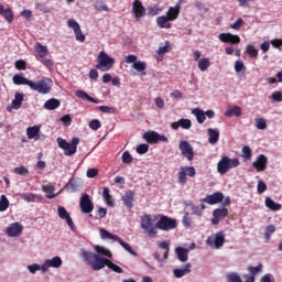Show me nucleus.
Returning <instances> with one entry per match:
<instances>
[{
    "label": "nucleus",
    "mask_w": 282,
    "mask_h": 282,
    "mask_svg": "<svg viewBox=\"0 0 282 282\" xmlns=\"http://www.w3.org/2000/svg\"><path fill=\"white\" fill-rule=\"evenodd\" d=\"M79 254L86 263V265H89L91 270H95L98 272L99 270H104V268L107 265L109 270H112V272H116L117 274H122L124 270L119 267L118 264L113 263L111 260L107 258H102L101 256H98V253L93 251H87L86 249H80Z\"/></svg>",
    "instance_id": "nucleus-1"
},
{
    "label": "nucleus",
    "mask_w": 282,
    "mask_h": 282,
    "mask_svg": "<svg viewBox=\"0 0 282 282\" xmlns=\"http://www.w3.org/2000/svg\"><path fill=\"white\" fill-rule=\"evenodd\" d=\"M99 237L104 241L109 240V241H112V243H115V241H117L123 248V250H126V252H129V254H132V257H138V252H135V250H133L131 245H129L128 242H124V240H122V238H120L118 235H113V234L107 231V229L100 228Z\"/></svg>",
    "instance_id": "nucleus-2"
},
{
    "label": "nucleus",
    "mask_w": 282,
    "mask_h": 282,
    "mask_svg": "<svg viewBox=\"0 0 282 282\" xmlns=\"http://www.w3.org/2000/svg\"><path fill=\"white\" fill-rule=\"evenodd\" d=\"M141 230H143V235H147L150 239H155L158 236V225H155V220H153L151 215L145 214L141 217Z\"/></svg>",
    "instance_id": "nucleus-3"
},
{
    "label": "nucleus",
    "mask_w": 282,
    "mask_h": 282,
    "mask_svg": "<svg viewBox=\"0 0 282 282\" xmlns=\"http://www.w3.org/2000/svg\"><path fill=\"white\" fill-rule=\"evenodd\" d=\"M79 142H80V139L78 137L73 138L70 143L61 137L57 138L58 148L63 149L64 155H67V156H72L76 153V151H78Z\"/></svg>",
    "instance_id": "nucleus-4"
},
{
    "label": "nucleus",
    "mask_w": 282,
    "mask_h": 282,
    "mask_svg": "<svg viewBox=\"0 0 282 282\" xmlns=\"http://www.w3.org/2000/svg\"><path fill=\"white\" fill-rule=\"evenodd\" d=\"M239 159H230L227 155L221 156L217 164V171L220 175H226L230 169L239 166Z\"/></svg>",
    "instance_id": "nucleus-5"
},
{
    "label": "nucleus",
    "mask_w": 282,
    "mask_h": 282,
    "mask_svg": "<svg viewBox=\"0 0 282 282\" xmlns=\"http://www.w3.org/2000/svg\"><path fill=\"white\" fill-rule=\"evenodd\" d=\"M97 69H100V72H109V69H111L116 64V59L109 56L107 52L101 51L97 57Z\"/></svg>",
    "instance_id": "nucleus-6"
},
{
    "label": "nucleus",
    "mask_w": 282,
    "mask_h": 282,
    "mask_svg": "<svg viewBox=\"0 0 282 282\" xmlns=\"http://www.w3.org/2000/svg\"><path fill=\"white\" fill-rule=\"evenodd\" d=\"M206 243L213 248V250H219L224 248V245L226 243V234L224 231H218L209 236L206 240Z\"/></svg>",
    "instance_id": "nucleus-7"
},
{
    "label": "nucleus",
    "mask_w": 282,
    "mask_h": 282,
    "mask_svg": "<svg viewBox=\"0 0 282 282\" xmlns=\"http://www.w3.org/2000/svg\"><path fill=\"white\" fill-rule=\"evenodd\" d=\"M156 228L159 230H163L164 232H169V230H175V228H177V220L170 218L169 216H162L156 221Z\"/></svg>",
    "instance_id": "nucleus-8"
},
{
    "label": "nucleus",
    "mask_w": 282,
    "mask_h": 282,
    "mask_svg": "<svg viewBox=\"0 0 282 282\" xmlns=\"http://www.w3.org/2000/svg\"><path fill=\"white\" fill-rule=\"evenodd\" d=\"M30 89L32 91H37V94L46 95L52 91V86H50V78L47 79H40L37 82H32L31 80V86Z\"/></svg>",
    "instance_id": "nucleus-9"
},
{
    "label": "nucleus",
    "mask_w": 282,
    "mask_h": 282,
    "mask_svg": "<svg viewBox=\"0 0 282 282\" xmlns=\"http://www.w3.org/2000/svg\"><path fill=\"white\" fill-rule=\"evenodd\" d=\"M195 174H196L195 166H188V165L181 166V170L177 174V183L181 186H185V184L188 182V177H195Z\"/></svg>",
    "instance_id": "nucleus-10"
},
{
    "label": "nucleus",
    "mask_w": 282,
    "mask_h": 282,
    "mask_svg": "<svg viewBox=\"0 0 282 282\" xmlns=\"http://www.w3.org/2000/svg\"><path fill=\"white\" fill-rule=\"evenodd\" d=\"M178 149L181 151V155H183V158H185L188 162H192V160L195 159V149L188 141H180Z\"/></svg>",
    "instance_id": "nucleus-11"
},
{
    "label": "nucleus",
    "mask_w": 282,
    "mask_h": 282,
    "mask_svg": "<svg viewBox=\"0 0 282 282\" xmlns=\"http://www.w3.org/2000/svg\"><path fill=\"white\" fill-rule=\"evenodd\" d=\"M79 208L84 215H89L94 212V202L89 198V194H83L79 198Z\"/></svg>",
    "instance_id": "nucleus-12"
},
{
    "label": "nucleus",
    "mask_w": 282,
    "mask_h": 282,
    "mask_svg": "<svg viewBox=\"0 0 282 282\" xmlns=\"http://www.w3.org/2000/svg\"><path fill=\"white\" fill-rule=\"evenodd\" d=\"M44 273L50 271V268L58 270V268L63 267V258L59 256H55L53 258L45 259L43 262Z\"/></svg>",
    "instance_id": "nucleus-13"
},
{
    "label": "nucleus",
    "mask_w": 282,
    "mask_h": 282,
    "mask_svg": "<svg viewBox=\"0 0 282 282\" xmlns=\"http://www.w3.org/2000/svg\"><path fill=\"white\" fill-rule=\"evenodd\" d=\"M23 232V225L21 223H12L4 229V235L7 237H21V234Z\"/></svg>",
    "instance_id": "nucleus-14"
},
{
    "label": "nucleus",
    "mask_w": 282,
    "mask_h": 282,
    "mask_svg": "<svg viewBox=\"0 0 282 282\" xmlns=\"http://www.w3.org/2000/svg\"><path fill=\"white\" fill-rule=\"evenodd\" d=\"M67 25L75 33L76 41H79V43H85V34H83V30L80 29V24H78L76 20L69 19L67 21Z\"/></svg>",
    "instance_id": "nucleus-15"
},
{
    "label": "nucleus",
    "mask_w": 282,
    "mask_h": 282,
    "mask_svg": "<svg viewBox=\"0 0 282 282\" xmlns=\"http://www.w3.org/2000/svg\"><path fill=\"white\" fill-rule=\"evenodd\" d=\"M132 14L137 21H140L143 17H147V9L144 8V4H142V1L134 0L132 3Z\"/></svg>",
    "instance_id": "nucleus-16"
},
{
    "label": "nucleus",
    "mask_w": 282,
    "mask_h": 282,
    "mask_svg": "<svg viewBox=\"0 0 282 282\" xmlns=\"http://www.w3.org/2000/svg\"><path fill=\"white\" fill-rule=\"evenodd\" d=\"M143 139L150 144H156V142H169V138L164 134H160L158 132H145L143 134Z\"/></svg>",
    "instance_id": "nucleus-17"
},
{
    "label": "nucleus",
    "mask_w": 282,
    "mask_h": 282,
    "mask_svg": "<svg viewBox=\"0 0 282 282\" xmlns=\"http://www.w3.org/2000/svg\"><path fill=\"white\" fill-rule=\"evenodd\" d=\"M57 215H58L59 219H65V221H66L68 228H70V230L76 231V225H74V220L72 219V216H69V212H67V209H65V207L58 206Z\"/></svg>",
    "instance_id": "nucleus-18"
},
{
    "label": "nucleus",
    "mask_w": 282,
    "mask_h": 282,
    "mask_svg": "<svg viewBox=\"0 0 282 282\" xmlns=\"http://www.w3.org/2000/svg\"><path fill=\"white\" fill-rule=\"evenodd\" d=\"M252 166L258 173L265 171V169H268V156H265V154L258 155Z\"/></svg>",
    "instance_id": "nucleus-19"
},
{
    "label": "nucleus",
    "mask_w": 282,
    "mask_h": 282,
    "mask_svg": "<svg viewBox=\"0 0 282 282\" xmlns=\"http://www.w3.org/2000/svg\"><path fill=\"white\" fill-rule=\"evenodd\" d=\"M226 217H228V208L223 207L214 209L212 218L213 226H217L219 224V220L226 219Z\"/></svg>",
    "instance_id": "nucleus-20"
},
{
    "label": "nucleus",
    "mask_w": 282,
    "mask_h": 282,
    "mask_svg": "<svg viewBox=\"0 0 282 282\" xmlns=\"http://www.w3.org/2000/svg\"><path fill=\"white\" fill-rule=\"evenodd\" d=\"M218 39L221 43H230L231 45H238V43H241V37L232 33H220Z\"/></svg>",
    "instance_id": "nucleus-21"
},
{
    "label": "nucleus",
    "mask_w": 282,
    "mask_h": 282,
    "mask_svg": "<svg viewBox=\"0 0 282 282\" xmlns=\"http://www.w3.org/2000/svg\"><path fill=\"white\" fill-rule=\"evenodd\" d=\"M203 202H205V204H209V206H215V204H221V202H224V193L216 192L214 194H209L205 198H203Z\"/></svg>",
    "instance_id": "nucleus-22"
},
{
    "label": "nucleus",
    "mask_w": 282,
    "mask_h": 282,
    "mask_svg": "<svg viewBox=\"0 0 282 282\" xmlns=\"http://www.w3.org/2000/svg\"><path fill=\"white\" fill-rule=\"evenodd\" d=\"M83 188V180L79 177L72 178L67 184H66V191L68 193H76Z\"/></svg>",
    "instance_id": "nucleus-23"
},
{
    "label": "nucleus",
    "mask_w": 282,
    "mask_h": 282,
    "mask_svg": "<svg viewBox=\"0 0 282 282\" xmlns=\"http://www.w3.org/2000/svg\"><path fill=\"white\" fill-rule=\"evenodd\" d=\"M174 252L176 254V259H178L181 263H186V261H188V252H191V249L176 247Z\"/></svg>",
    "instance_id": "nucleus-24"
},
{
    "label": "nucleus",
    "mask_w": 282,
    "mask_h": 282,
    "mask_svg": "<svg viewBox=\"0 0 282 282\" xmlns=\"http://www.w3.org/2000/svg\"><path fill=\"white\" fill-rule=\"evenodd\" d=\"M181 10H182V3L177 2L174 7H170L165 17L170 21H175V19H177V17H180V11Z\"/></svg>",
    "instance_id": "nucleus-25"
},
{
    "label": "nucleus",
    "mask_w": 282,
    "mask_h": 282,
    "mask_svg": "<svg viewBox=\"0 0 282 282\" xmlns=\"http://www.w3.org/2000/svg\"><path fill=\"white\" fill-rule=\"evenodd\" d=\"M241 113H242V109L239 106H230L229 108H227V110L225 111V116L226 118H241Z\"/></svg>",
    "instance_id": "nucleus-26"
},
{
    "label": "nucleus",
    "mask_w": 282,
    "mask_h": 282,
    "mask_svg": "<svg viewBox=\"0 0 282 282\" xmlns=\"http://www.w3.org/2000/svg\"><path fill=\"white\" fill-rule=\"evenodd\" d=\"M173 274L175 279H182L186 274H191V263H185L184 268L173 269Z\"/></svg>",
    "instance_id": "nucleus-27"
},
{
    "label": "nucleus",
    "mask_w": 282,
    "mask_h": 282,
    "mask_svg": "<svg viewBox=\"0 0 282 282\" xmlns=\"http://www.w3.org/2000/svg\"><path fill=\"white\" fill-rule=\"evenodd\" d=\"M0 15L6 19L8 23H12L14 21V13L12 12V9L3 7V4H0Z\"/></svg>",
    "instance_id": "nucleus-28"
},
{
    "label": "nucleus",
    "mask_w": 282,
    "mask_h": 282,
    "mask_svg": "<svg viewBox=\"0 0 282 282\" xmlns=\"http://www.w3.org/2000/svg\"><path fill=\"white\" fill-rule=\"evenodd\" d=\"M134 195L135 194L133 193V191H128L122 196L123 205L126 206V208H128V210H131V208H133V197H134Z\"/></svg>",
    "instance_id": "nucleus-29"
},
{
    "label": "nucleus",
    "mask_w": 282,
    "mask_h": 282,
    "mask_svg": "<svg viewBox=\"0 0 282 282\" xmlns=\"http://www.w3.org/2000/svg\"><path fill=\"white\" fill-rule=\"evenodd\" d=\"M207 135L209 144H217V142H219V129H207Z\"/></svg>",
    "instance_id": "nucleus-30"
},
{
    "label": "nucleus",
    "mask_w": 282,
    "mask_h": 282,
    "mask_svg": "<svg viewBox=\"0 0 282 282\" xmlns=\"http://www.w3.org/2000/svg\"><path fill=\"white\" fill-rule=\"evenodd\" d=\"M14 85H26L28 87L31 86L32 80L28 79L23 76V73L15 74L12 78Z\"/></svg>",
    "instance_id": "nucleus-31"
},
{
    "label": "nucleus",
    "mask_w": 282,
    "mask_h": 282,
    "mask_svg": "<svg viewBox=\"0 0 282 282\" xmlns=\"http://www.w3.org/2000/svg\"><path fill=\"white\" fill-rule=\"evenodd\" d=\"M61 107V100L56 98H51L44 102V109L47 111H54L55 109H58Z\"/></svg>",
    "instance_id": "nucleus-32"
},
{
    "label": "nucleus",
    "mask_w": 282,
    "mask_h": 282,
    "mask_svg": "<svg viewBox=\"0 0 282 282\" xmlns=\"http://www.w3.org/2000/svg\"><path fill=\"white\" fill-rule=\"evenodd\" d=\"M39 133H41V127L33 126L26 129V135L29 140H39Z\"/></svg>",
    "instance_id": "nucleus-33"
},
{
    "label": "nucleus",
    "mask_w": 282,
    "mask_h": 282,
    "mask_svg": "<svg viewBox=\"0 0 282 282\" xmlns=\"http://www.w3.org/2000/svg\"><path fill=\"white\" fill-rule=\"evenodd\" d=\"M192 115L195 116L198 124H204V122H206V115L204 110L199 108H194L192 109Z\"/></svg>",
    "instance_id": "nucleus-34"
},
{
    "label": "nucleus",
    "mask_w": 282,
    "mask_h": 282,
    "mask_svg": "<svg viewBox=\"0 0 282 282\" xmlns=\"http://www.w3.org/2000/svg\"><path fill=\"white\" fill-rule=\"evenodd\" d=\"M171 21L166 15H161L156 18V24L161 28V30H171Z\"/></svg>",
    "instance_id": "nucleus-35"
},
{
    "label": "nucleus",
    "mask_w": 282,
    "mask_h": 282,
    "mask_svg": "<svg viewBox=\"0 0 282 282\" xmlns=\"http://www.w3.org/2000/svg\"><path fill=\"white\" fill-rule=\"evenodd\" d=\"M110 191H109V187H104V191H102V197L107 204V206H116V200H113V197H111V194H109Z\"/></svg>",
    "instance_id": "nucleus-36"
},
{
    "label": "nucleus",
    "mask_w": 282,
    "mask_h": 282,
    "mask_svg": "<svg viewBox=\"0 0 282 282\" xmlns=\"http://www.w3.org/2000/svg\"><path fill=\"white\" fill-rule=\"evenodd\" d=\"M21 105H23V94L15 93L14 99L12 100V109H15V110L21 109Z\"/></svg>",
    "instance_id": "nucleus-37"
},
{
    "label": "nucleus",
    "mask_w": 282,
    "mask_h": 282,
    "mask_svg": "<svg viewBox=\"0 0 282 282\" xmlns=\"http://www.w3.org/2000/svg\"><path fill=\"white\" fill-rule=\"evenodd\" d=\"M75 94L77 98H80L82 100H87L88 102H94L95 105H98V99L93 98L87 93H85V90H77Z\"/></svg>",
    "instance_id": "nucleus-38"
},
{
    "label": "nucleus",
    "mask_w": 282,
    "mask_h": 282,
    "mask_svg": "<svg viewBox=\"0 0 282 282\" xmlns=\"http://www.w3.org/2000/svg\"><path fill=\"white\" fill-rule=\"evenodd\" d=\"M26 270L30 272V274H34L35 272H39V271L42 272V274H45V269L43 264H39V263L26 265Z\"/></svg>",
    "instance_id": "nucleus-39"
},
{
    "label": "nucleus",
    "mask_w": 282,
    "mask_h": 282,
    "mask_svg": "<svg viewBox=\"0 0 282 282\" xmlns=\"http://www.w3.org/2000/svg\"><path fill=\"white\" fill-rule=\"evenodd\" d=\"M265 206L267 208H269V210H273L274 213H276L278 210H281L282 208L281 204L274 203L270 197L265 198Z\"/></svg>",
    "instance_id": "nucleus-40"
},
{
    "label": "nucleus",
    "mask_w": 282,
    "mask_h": 282,
    "mask_svg": "<svg viewBox=\"0 0 282 282\" xmlns=\"http://www.w3.org/2000/svg\"><path fill=\"white\" fill-rule=\"evenodd\" d=\"M43 191H44V193H46L47 199H54V197H57L61 194V192L54 194L53 185H44Z\"/></svg>",
    "instance_id": "nucleus-41"
},
{
    "label": "nucleus",
    "mask_w": 282,
    "mask_h": 282,
    "mask_svg": "<svg viewBox=\"0 0 282 282\" xmlns=\"http://www.w3.org/2000/svg\"><path fill=\"white\" fill-rule=\"evenodd\" d=\"M35 52L40 56V58H45V56H47V46L37 42L35 44Z\"/></svg>",
    "instance_id": "nucleus-42"
},
{
    "label": "nucleus",
    "mask_w": 282,
    "mask_h": 282,
    "mask_svg": "<svg viewBox=\"0 0 282 282\" xmlns=\"http://www.w3.org/2000/svg\"><path fill=\"white\" fill-rule=\"evenodd\" d=\"M226 281L227 282H243L241 275L237 272H228L226 273Z\"/></svg>",
    "instance_id": "nucleus-43"
},
{
    "label": "nucleus",
    "mask_w": 282,
    "mask_h": 282,
    "mask_svg": "<svg viewBox=\"0 0 282 282\" xmlns=\"http://www.w3.org/2000/svg\"><path fill=\"white\" fill-rule=\"evenodd\" d=\"M246 54H248L250 58H257L259 56V50H257L254 45L249 44L246 46Z\"/></svg>",
    "instance_id": "nucleus-44"
},
{
    "label": "nucleus",
    "mask_w": 282,
    "mask_h": 282,
    "mask_svg": "<svg viewBox=\"0 0 282 282\" xmlns=\"http://www.w3.org/2000/svg\"><path fill=\"white\" fill-rule=\"evenodd\" d=\"M254 127L260 131H265L268 129V122L263 118H256L254 119Z\"/></svg>",
    "instance_id": "nucleus-45"
},
{
    "label": "nucleus",
    "mask_w": 282,
    "mask_h": 282,
    "mask_svg": "<svg viewBox=\"0 0 282 282\" xmlns=\"http://www.w3.org/2000/svg\"><path fill=\"white\" fill-rule=\"evenodd\" d=\"M276 232V227L274 225H269L264 228V239L265 241H270L272 235Z\"/></svg>",
    "instance_id": "nucleus-46"
},
{
    "label": "nucleus",
    "mask_w": 282,
    "mask_h": 282,
    "mask_svg": "<svg viewBox=\"0 0 282 282\" xmlns=\"http://www.w3.org/2000/svg\"><path fill=\"white\" fill-rule=\"evenodd\" d=\"M95 251L99 257L101 254L102 257H108L109 259H111V251L102 246H95Z\"/></svg>",
    "instance_id": "nucleus-47"
},
{
    "label": "nucleus",
    "mask_w": 282,
    "mask_h": 282,
    "mask_svg": "<svg viewBox=\"0 0 282 282\" xmlns=\"http://www.w3.org/2000/svg\"><path fill=\"white\" fill-rule=\"evenodd\" d=\"M210 67V59L207 57H203L198 61V69L200 72H206Z\"/></svg>",
    "instance_id": "nucleus-48"
},
{
    "label": "nucleus",
    "mask_w": 282,
    "mask_h": 282,
    "mask_svg": "<svg viewBox=\"0 0 282 282\" xmlns=\"http://www.w3.org/2000/svg\"><path fill=\"white\" fill-rule=\"evenodd\" d=\"M248 272L250 273V278H253L263 272V264L259 263L257 267H248Z\"/></svg>",
    "instance_id": "nucleus-49"
},
{
    "label": "nucleus",
    "mask_w": 282,
    "mask_h": 282,
    "mask_svg": "<svg viewBox=\"0 0 282 282\" xmlns=\"http://www.w3.org/2000/svg\"><path fill=\"white\" fill-rule=\"evenodd\" d=\"M10 208V200H8V197L6 195H1L0 198V213H6Z\"/></svg>",
    "instance_id": "nucleus-50"
},
{
    "label": "nucleus",
    "mask_w": 282,
    "mask_h": 282,
    "mask_svg": "<svg viewBox=\"0 0 282 282\" xmlns=\"http://www.w3.org/2000/svg\"><path fill=\"white\" fill-rule=\"evenodd\" d=\"M21 199H24V202H36V199H42L41 196L36 195V194H26L23 193L21 194Z\"/></svg>",
    "instance_id": "nucleus-51"
},
{
    "label": "nucleus",
    "mask_w": 282,
    "mask_h": 282,
    "mask_svg": "<svg viewBox=\"0 0 282 282\" xmlns=\"http://www.w3.org/2000/svg\"><path fill=\"white\" fill-rule=\"evenodd\" d=\"M234 68H235L236 74H241V73L246 74V65H243L241 59H238L235 62Z\"/></svg>",
    "instance_id": "nucleus-52"
},
{
    "label": "nucleus",
    "mask_w": 282,
    "mask_h": 282,
    "mask_svg": "<svg viewBox=\"0 0 282 282\" xmlns=\"http://www.w3.org/2000/svg\"><path fill=\"white\" fill-rule=\"evenodd\" d=\"M13 173H15V175H22L23 177H28V175H30V170L22 165L20 167H15L13 170Z\"/></svg>",
    "instance_id": "nucleus-53"
},
{
    "label": "nucleus",
    "mask_w": 282,
    "mask_h": 282,
    "mask_svg": "<svg viewBox=\"0 0 282 282\" xmlns=\"http://www.w3.org/2000/svg\"><path fill=\"white\" fill-rule=\"evenodd\" d=\"M241 158H243L245 160H252V150L250 149V147H242Z\"/></svg>",
    "instance_id": "nucleus-54"
},
{
    "label": "nucleus",
    "mask_w": 282,
    "mask_h": 282,
    "mask_svg": "<svg viewBox=\"0 0 282 282\" xmlns=\"http://www.w3.org/2000/svg\"><path fill=\"white\" fill-rule=\"evenodd\" d=\"M133 69H135L137 72H144V69H147V63L142 62V61H137L132 64Z\"/></svg>",
    "instance_id": "nucleus-55"
},
{
    "label": "nucleus",
    "mask_w": 282,
    "mask_h": 282,
    "mask_svg": "<svg viewBox=\"0 0 282 282\" xmlns=\"http://www.w3.org/2000/svg\"><path fill=\"white\" fill-rule=\"evenodd\" d=\"M35 10H40V12H44V14H47L52 12V9L41 2H35Z\"/></svg>",
    "instance_id": "nucleus-56"
},
{
    "label": "nucleus",
    "mask_w": 282,
    "mask_h": 282,
    "mask_svg": "<svg viewBox=\"0 0 282 282\" xmlns=\"http://www.w3.org/2000/svg\"><path fill=\"white\" fill-rule=\"evenodd\" d=\"M121 160L123 164H131L133 162V156L131 153H129V151H126L122 153Z\"/></svg>",
    "instance_id": "nucleus-57"
},
{
    "label": "nucleus",
    "mask_w": 282,
    "mask_h": 282,
    "mask_svg": "<svg viewBox=\"0 0 282 282\" xmlns=\"http://www.w3.org/2000/svg\"><path fill=\"white\" fill-rule=\"evenodd\" d=\"M180 127L181 129H191V127H193V122H191V119H180Z\"/></svg>",
    "instance_id": "nucleus-58"
},
{
    "label": "nucleus",
    "mask_w": 282,
    "mask_h": 282,
    "mask_svg": "<svg viewBox=\"0 0 282 282\" xmlns=\"http://www.w3.org/2000/svg\"><path fill=\"white\" fill-rule=\"evenodd\" d=\"M182 224H183L184 228L188 229L193 225V218H191V216H188V214H185L183 216Z\"/></svg>",
    "instance_id": "nucleus-59"
},
{
    "label": "nucleus",
    "mask_w": 282,
    "mask_h": 282,
    "mask_svg": "<svg viewBox=\"0 0 282 282\" xmlns=\"http://www.w3.org/2000/svg\"><path fill=\"white\" fill-rule=\"evenodd\" d=\"M137 153L139 155H144V153H149V144L147 143H141L137 147Z\"/></svg>",
    "instance_id": "nucleus-60"
},
{
    "label": "nucleus",
    "mask_w": 282,
    "mask_h": 282,
    "mask_svg": "<svg viewBox=\"0 0 282 282\" xmlns=\"http://www.w3.org/2000/svg\"><path fill=\"white\" fill-rule=\"evenodd\" d=\"M160 248H162V250H164V253H163V259L164 261H166L169 259V243L166 241H162L160 242Z\"/></svg>",
    "instance_id": "nucleus-61"
},
{
    "label": "nucleus",
    "mask_w": 282,
    "mask_h": 282,
    "mask_svg": "<svg viewBox=\"0 0 282 282\" xmlns=\"http://www.w3.org/2000/svg\"><path fill=\"white\" fill-rule=\"evenodd\" d=\"M95 8L99 11V12H109V7H107V4H105V2L102 1H98L95 3Z\"/></svg>",
    "instance_id": "nucleus-62"
},
{
    "label": "nucleus",
    "mask_w": 282,
    "mask_h": 282,
    "mask_svg": "<svg viewBox=\"0 0 282 282\" xmlns=\"http://www.w3.org/2000/svg\"><path fill=\"white\" fill-rule=\"evenodd\" d=\"M153 259H155V261H158V268H164V263H166V260H164V258L160 257V254L158 252L153 253Z\"/></svg>",
    "instance_id": "nucleus-63"
},
{
    "label": "nucleus",
    "mask_w": 282,
    "mask_h": 282,
    "mask_svg": "<svg viewBox=\"0 0 282 282\" xmlns=\"http://www.w3.org/2000/svg\"><path fill=\"white\" fill-rule=\"evenodd\" d=\"M99 111L102 113H116V108L109 106H99Z\"/></svg>",
    "instance_id": "nucleus-64"
}]
</instances>
